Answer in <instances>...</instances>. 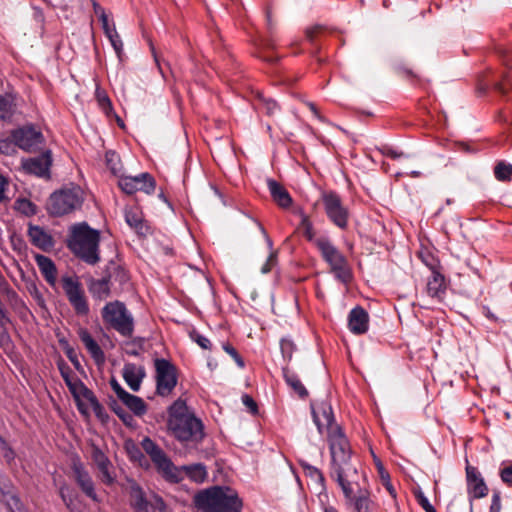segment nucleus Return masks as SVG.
<instances>
[{
	"mask_svg": "<svg viewBox=\"0 0 512 512\" xmlns=\"http://www.w3.org/2000/svg\"><path fill=\"white\" fill-rule=\"evenodd\" d=\"M167 428L169 433L183 444L197 445L205 437L203 422L181 398L168 408Z\"/></svg>",
	"mask_w": 512,
	"mask_h": 512,
	"instance_id": "obj_1",
	"label": "nucleus"
},
{
	"mask_svg": "<svg viewBox=\"0 0 512 512\" xmlns=\"http://www.w3.org/2000/svg\"><path fill=\"white\" fill-rule=\"evenodd\" d=\"M100 240V231L84 221L69 227L66 246L85 263L95 265L100 261Z\"/></svg>",
	"mask_w": 512,
	"mask_h": 512,
	"instance_id": "obj_2",
	"label": "nucleus"
},
{
	"mask_svg": "<svg viewBox=\"0 0 512 512\" xmlns=\"http://www.w3.org/2000/svg\"><path fill=\"white\" fill-rule=\"evenodd\" d=\"M331 453L330 477L336 482L360 475L351 461L350 443L341 428L327 434Z\"/></svg>",
	"mask_w": 512,
	"mask_h": 512,
	"instance_id": "obj_3",
	"label": "nucleus"
},
{
	"mask_svg": "<svg viewBox=\"0 0 512 512\" xmlns=\"http://www.w3.org/2000/svg\"><path fill=\"white\" fill-rule=\"evenodd\" d=\"M195 504L202 512H241L242 500L229 487L214 486L199 492Z\"/></svg>",
	"mask_w": 512,
	"mask_h": 512,
	"instance_id": "obj_4",
	"label": "nucleus"
},
{
	"mask_svg": "<svg viewBox=\"0 0 512 512\" xmlns=\"http://www.w3.org/2000/svg\"><path fill=\"white\" fill-rule=\"evenodd\" d=\"M337 483L343 492L347 509L352 512H375L377 504L371 498L364 474Z\"/></svg>",
	"mask_w": 512,
	"mask_h": 512,
	"instance_id": "obj_5",
	"label": "nucleus"
},
{
	"mask_svg": "<svg viewBox=\"0 0 512 512\" xmlns=\"http://www.w3.org/2000/svg\"><path fill=\"white\" fill-rule=\"evenodd\" d=\"M84 199V191L80 186H65L50 195L47 211L52 216H64L80 209Z\"/></svg>",
	"mask_w": 512,
	"mask_h": 512,
	"instance_id": "obj_6",
	"label": "nucleus"
},
{
	"mask_svg": "<svg viewBox=\"0 0 512 512\" xmlns=\"http://www.w3.org/2000/svg\"><path fill=\"white\" fill-rule=\"evenodd\" d=\"M101 316L106 326L114 329L124 337H131L134 332V318L126 305L118 300L105 304Z\"/></svg>",
	"mask_w": 512,
	"mask_h": 512,
	"instance_id": "obj_7",
	"label": "nucleus"
},
{
	"mask_svg": "<svg viewBox=\"0 0 512 512\" xmlns=\"http://www.w3.org/2000/svg\"><path fill=\"white\" fill-rule=\"evenodd\" d=\"M315 246L319 250L323 260L330 266V270L335 278L342 283H348L352 275L348 267L347 259L332 241L326 236H320L318 240L315 241Z\"/></svg>",
	"mask_w": 512,
	"mask_h": 512,
	"instance_id": "obj_8",
	"label": "nucleus"
},
{
	"mask_svg": "<svg viewBox=\"0 0 512 512\" xmlns=\"http://www.w3.org/2000/svg\"><path fill=\"white\" fill-rule=\"evenodd\" d=\"M141 447L149 455L157 471L164 479L173 483L181 481V471L152 439L145 437L141 442Z\"/></svg>",
	"mask_w": 512,
	"mask_h": 512,
	"instance_id": "obj_9",
	"label": "nucleus"
},
{
	"mask_svg": "<svg viewBox=\"0 0 512 512\" xmlns=\"http://www.w3.org/2000/svg\"><path fill=\"white\" fill-rule=\"evenodd\" d=\"M129 503L133 512H166L167 505L163 498L156 494H147L134 480L129 481Z\"/></svg>",
	"mask_w": 512,
	"mask_h": 512,
	"instance_id": "obj_10",
	"label": "nucleus"
},
{
	"mask_svg": "<svg viewBox=\"0 0 512 512\" xmlns=\"http://www.w3.org/2000/svg\"><path fill=\"white\" fill-rule=\"evenodd\" d=\"M60 281L64 294L76 315L87 316L90 312L89 302L79 277L63 275Z\"/></svg>",
	"mask_w": 512,
	"mask_h": 512,
	"instance_id": "obj_11",
	"label": "nucleus"
},
{
	"mask_svg": "<svg viewBox=\"0 0 512 512\" xmlns=\"http://www.w3.org/2000/svg\"><path fill=\"white\" fill-rule=\"evenodd\" d=\"M156 393L159 396L167 397L175 389L178 378L177 369L169 360L156 358L154 360Z\"/></svg>",
	"mask_w": 512,
	"mask_h": 512,
	"instance_id": "obj_12",
	"label": "nucleus"
},
{
	"mask_svg": "<svg viewBox=\"0 0 512 512\" xmlns=\"http://www.w3.org/2000/svg\"><path fill=\"white\" fill-rule=\"evenodd\" d=\"M11 136L18 148L29 153L41 150L44 144L42 132L33 125H25L12 130Z\"/></svg>",
	"mask_w": 512,
	"mask_h": 512,
	"instance_id": "obj_13",
	"label": "nucleus"
},
{
	"mask_svg": "<svg viewBox=\"0 0 512 512\" xmlns=\"http://www.w3.org/2000/svg\"><path fill=\"white\" fill-rule=\"evenodd\" d=\"M322 202L329 220L341 229L347 228L349 212L342 204L340 196L334 191L324 192Z\"/></svg>",
	"mask_w": 512,
	"mask_h": 512,
	"instance_id": "obj_14",
	"label": "nucleus"
},
{
	"mask_svg": "<svg viewBox=\"0 0 512 512\" xmlns=\"http://www.w3.org/2000/svg\"><path fill=\"white\" fill-rule=\"evenodd\" d=\"M71 470L73 473L74 481L83 492V494H85V496H87L93 502L100 503L101 499L96 492L95 483L79 457L72 459Z\"/></svg>",
	"mask_w": 512,
	"mask_h": 512,
	"instance_id": "obj_15",
	"label": "nucleus"
},
{
	"mask_svg": "<svg viewBox=\"0 0 512 512\" xmlns=\"http://www.w3.org/2000/svg\"><path fill=\"white\" fill-rule=\"evenodd\" d=\"M467 493L470 502L474 499L484 498L488 495L489 489L481 473L474 466H466Z\"/></svg>",
	"mask_w": 512,
	"mask_h": 512,
	"instance_id": "obj_16",
	"label": "nucleus"
},
{
	"mask_svg": "<svg viewBox=\"0 0 512 512\" xmlns=\"http://www.w3.org/2000/svg\"><path fill=\"white\" fill-rule=\"evenodd\" d=\"M312 415L320 434L324 431L329 434L334 428H340L335 423L332 407L328 403H321L316 408L312 407Z\"/></svg>",
	"mask_w": 512,
	"mask_h": 512,
	"instance_id": "obj_17",
	"label": "nucleus"
},
{
	"mask_svg": "<svg viewBox=\"0 0 512 512\" xmlns=\"http://www.w3.org/2000/svg\"><path fill=\"white\" fill-rule=\"evenodd\" d=\"M27 236L33 246L44 252L51 251L55 246L53 236L44 227L39 225L29 223Z\"/></svg>",
	"mask_w": 512,
	"mask_h": 512,
	"instance_id": "obj_18",
	"label": "nucleus"
},
{
	"mask_svg": "<svg viewBox=\"0 0 512 512\" xmlns=\"http://www.w3.org/2000/svg\"><path fill=\"white\" fill-rule=\"evenodd\" d=\"M57 366L65 384L75 398H78L79 396L83 397L84 394H86V391L90 390L74 375L72 369L66 362L61 360L57 363Z\"/></svg>",
	"mask_w": 512,
	"mask_h": 512,
	"instance_id": "obj_19",
	"label": "nucleus"
},
{
	"mask_svg": "<svg viewBox=\"0 0 512 512\" xmlns=\"http://www.w3.org/2000/svg\"><path fill=\"white\" fill-rule=\"evenodd\" d=\"M91 457L100 473L101 481L106 485H112L115 481V476L112 472V463L109 458L97 446L93 447Z\"/></svg>",
	"mask_w": 512,
	"mask_h": 512,
	"instance_id": "obj_20",
	"label": "nucleus"
},
{
	"mask_svg": "<svg viewBox=\"0 0 512 512\" xmlns=\"http://www.w3.org/2000/svg\"><path fill=\"white\" fill-rule=\"evenodd\" d=\"M447 285L445 277L435 267H431V275L427 280L426 293L432 299L442 302L446 295Z\"/></svg>",
	"mask_w": 512,
	"mask_h": 512,
	"instance_id": "obj_21",
	"label": "nucleus"
},
{
	"mask_svg": "<svg viewBox=\"0 0 512 512\" xmlns=\"http://www.w3.org/2000/svg\"><path fill=\"white\" fill-rule=\"evenodd\" d=\"M348 327L355 335H361L368 331L369 315L363 307L358 305L349 312Z\"/></svg>",
	"mask_w": 512,
	"mask_h": 512,
	"instance_id": "obj_22",
	"label": "nucleus"
},
{
	"mask_svg": "<svg viewBox=\"0 0 512 512\" xmlns=\"http://www.w3.org/2000/svg\"><path fill=\"white\" fill-rule=\"evenodd\" d=\"M78 336L95 363L98 365L103 364L105 362V354L89 331L85 328H80Z\"/></svg>",
	"mask_w": 512,
	"mask_h": 512,
	"instance_id": "obj_23",
	"label": "nucleus"
},
{
	"mask_svg": "<svg viewBox=\"0 0 512 512\" xmlns=\"http://www.w3.org/2000/svg\"><path fill=\"white\" fill-rule=\"evenodd\" d=\"M34 259L45 281L51 287H55L57 281V267L55 263L51 258L42 254H36Z\"/></svg>",
	"mask_w": 512,
	"mask_h": 512,
	"instance_id": "obj_24",
	"label": "nucleus"
},
{
	"mask_svg": "<svg viewBox=\"0 0 512 512\" xmlns=\"http://www.w3.org/2000/svg\"><path fill=\"white\" fill-rule=\"evenodd\" d=\"M123 378L131 390L137 392L143 378L145 377V370L143 367H138L133 363H127L123 367Z\"/></svg>",
	"mask_w": 512,
	"mask_h": 512,
	"instance_id": "obj_25",
	"label": "nucleus"
},
{
	"mask_svg": "<svg viewBox=\"0 0 512 512\" xmlns=\"http://www.w3.org/2000/svg\"><path fill=\"white\" fill-rule=\"evenodd\" d=\"M267 186L272 199L282 208H288L292 204V198L288 191L276 180L267 179Z\"/></svg>",
	"mask_w": 512,
	"mask_h": 512,
	"instance_id": "obj_26",
	"label": "nucleus"
},
{
	"mask_svg": "<svg viewBox=\"0 0 512 512\" xmlns=\"http://www.w3.org/2000/svg\"><path fill=\"white\" fill-rule=\"evenodd\" d=\"M51 164L52 162H21V169L26 174L48 180Z\"/></svg>",
	"mask_w": 512,
	"mask_h": 512,
	"instance_id": "obj_27",
	"label": "nucleus"
},
{
	"mask_svg": "<svg viewBox=\"0 0 512 512\" xmlns=\"http://www.w3.org/2000/svg\"><path fill=\"white\" fill-rule=\"evenodd\" d=\"M88 289L94 299L104 300L110 296V280L108 277L92 279Z\"/></svg>",
	"mask_w": 512,
	"mask_h": 512,
	"instance_id": "obj_28",
	"label": "nucleus"
},
{
	"mask_svg": "<svg viewBox=\"0 0 512 512\" xmlns=\"http://www.w3.org/2000/svg\"><path fill=\"white\" fill-rule=\"evenodd\" d=\"M282 373L286 384L302 399L308 396V391L302 384L298 375L288 367L282 368Z\"/></svg>",
	"mask_w": 512,
	"mask_h": 512,
	"instance_id": "obj_29",
	"label": "nucleus"
},
{
	"mask_svg": "<svg viewBox=\"0 0 512 512\" xmlns=\"http://www.w3.org/2000/svg\"><path fill=\"white\" fill-rule=\"evenodd\" d=\"M125 221L138 234H145L147 227L144 224L142 213L136 208L125 209Z\"/></svg>",
	"mask_w": 512,
	"mask_h": 512,
	"instance_id": "obj_30",
	"label": "nucleus"
},
{
	"mask_svg": "<svg viewBox=\"0 0 512 512\" xmlns=\"http://www.w3.org/2000/svg\"><path fill=\"white\" fill-rule=\"evenodd\" d=\"M120 401L137 416H142L147 411V406L144 400L128 392L120 399Z\"/></svg>",
	"mask_w": 512,
	"mask_h": 512,
	"instance_id": "obj_31",
	"label": "nucleus"
},
{
	"mask_svg": "<svg viewBox=\"0 0 512 512\" xmlns=\"http://www.w3.org/2000/svg\"><path fill=\"white\" fill-rule=\"evenodd\" d=\"M181 471V480L183 479V471L186 475L196 483H202L207 477V471L203 464H193L178 468Z\"/></svg>",
	"mask_w": 512,
	"mask_h": 512,
	"instance_id": "obj_32",
	"label": "nucleus"
},
{
	"mask_svg": "<svg viewBox=\"0 0 512 512\" xmlns=\"http://www.w3.org/2000/svg\"><path fill=\"white\" fill-rule=\"evenodd\" d=\"M299 464L303 468L305 475L310 477L312 481L319 484L324 489L325 477L323 473L317 467L309 464L305 460H299Z\"/></svg>",
	"mask_w": 512,
	"mask_h": 512,
	"instance_id": "obj_33",
	"label": "nucleus"
},
{
	"mask_svg": "<svg viewBox=\"0 0 512 512\" xmlns=\"http://www.w3.org/2000/svg\"><path fill=\"white\" fill-rule=\"evenodd\" d=\"M0 491L3 494V502L10 512H25L21 500L14 494L4 491L0 487Z\"/></svg>",
	"mask_w": 512,
	"mask_h": 512,
	"instance_id": "obj_34",
	"label": "nucleus"
},
{
	"mask_svg": "<svg viewBox=\"0 0 512 512\" xmlns=\"http://www.w3.org/2000/svg\"><path fill=\"white\" fill-rule=\"evenodd\" d=\"M494 176L498 181L507 182L512 177V165L507 162H498L494 167Z\"/></svg>",
	"mask_w": 512,
	"mask_h": 512,
	"instance_id": "obj_35",
	"label": "nucleus"
},
{
	"mask_svg": "<svg viewBox=\"0 0 512 512\" xmlns=\"http://www.w3.org/2000/svg\"><path fill=\"white\" fill-rule=\"evenodd\" d=\"M14 208L25 216H33L37 212L36 205L26 198L17 199L14 203Z\"/></svg>",
	"mask_w": 512,
	"mask_h": 512,
	"instance_id": "obj_36",
	"label": "nucleus"
},
{
	"mask_svg": "<svg viewBox=\"0 0 512 512\" xmlns=\"http://www.w3.org/2000/svg\"><path fill=\"white\" fill-rule=\"evenodd\" d=\"M83 398H85L90 403L94 414L99 419L104 420V418L107 417L104 407L100 404L97 397L91 390L86 391V394H84Z\"/></svg>",
	"mask_w": 512,
	"mask_h": 512,
	"instance_id": "obj_37",
	"label": "nucleus"
},
{
	"mask_svg": "<svg viewBox=\"0 0 512 512\" xmlns=\"http://www.w3.org/2000/svg\"><path fill=\"white\" fill-rule=\"evenodd\" d=\"M258 109L268 116H274L280 110L275 100L264 97L259 98Z\"/></svg>",
	"mask_w": 512,
	"mask_h": 512,
	"instance_id": "obj_38",
	"label": "nucleus"
},
{
	"mask_svg": "<svg viewBox=\"0 0 512 512\" xmlns=\"http://www.w3.org/2000/svg\"><path fill=\"white\" fill-rule=\"evenodd\" d=\"M300 228L303 230L304 237L315 245V241L318 240L319 237L315 236V231L313 229V224L309 220L307 215H302Z\"/></svg>",
	"mask_w": 512,
	"mask_h": 512,
	"instance_id": "obj_39",
	"label": "nucleus"
},
{
	"mask_svg": "<svg viewBox=\"0 0 512 512\" xmlns=\"http://www.w3.org/2000/svg\"><path fill=\"white\" fill-rule=\"evenodd\" d=\"M141 178L143 179V181L139 186V190L143 191L148 195L153 194L156 189V181L154 177L148 172H143L141 173Z\"/></svg>",
	"mask_w": 512,
	"mask_h": 512,
	"instance_id": "obj_40",
	"label": "nucleus"
},
{
	"mask_svg": "<svg viewBox=\"0 0 512 512\" xmlns=\"http://www.w3.org/2000/svg\"><path fill=\"white\" fill-rule=\"evenodd\" d=\"M59 494H60L62 501L66 505V507L68 509H71L74 504L75 497H76L73 489H71L66 484H62L59 487Z\"/></svg>",
	"mask_w": 512,
	"mask_h": 512,
	"instance_id": "obj_41",
	"label": "nucleus"
},
{
	"mask_svg": "<svg viewBox=\"0 0 512 512\" xmlns=\"http://www.w3.org/2000/svg\"><path fill=\"white\" fill-rule=\"evenodd\" d=\"M120 189L126 194H134L139 190V186H136L132 180V176H120L118 180Z\"/></svg>",
	"mask_w": 512,
	"mask_h": 512,
	"instance_id": "obj_42",
	"label": "nucleus"
},
{
	"mask_svg": "<svg viewBox=\"0 0 512 512\" xmlns=\"http://www.w3.org/2000/svg\"><path fill=\"white\" fill-rule=\"evenodd\" d=\"M96 99L101 109L108 115L112 111V103L105 91L96 89Z\"/></svg>",
	"mask_w": 512,
	"mask_h": 512,
	"instance_id": "obj_43",
	"label": "nucleus"
},
{
	"mask_svg": "<svg viewBox=\"0 0 512 512\" xmlns=\"http://www.w3.org/2000/svg\"><path fill=\"white\" fill-rule=\"evenodd\" d=\"M17 147L16 142L10 135V137L0 139V153L6 156L11 155Z\"/></svg>",
	"mask_w": 512,
	"mask_h": 512,
	"instance_id": "obj_44",
	"label": "nucleus"
},
{
	"mask_svg": "<svg viewBox=\"0 0 512 512\" xmlns=\"http://www.w3.org/2000/svg\"><path fill=\"white\" fill-rule=\"evenodd\" d=\"M12 113V102L9 99L0 96V119L5 120L10 118L12 116Z\"/></svg>",
	"mask_w": 512,
	"mask_h": 512,
	"instance_id": "obj_45",
	"label": "nucleus"
},
{
	"mask_svg": "<svg viewBox=\"0 0 512 512\" xmlns=\"http://www.w3.org/2000/svg\"><path fill=\"white\" fill-rule=\"evenodd\" d=\"M280 349L283 357L287 359L288 361L291 360L292 354L295 350V345L292 340L283 338L280 341Z\"/></svg>",
	"mask_w": 512,
	"mask_h": 512,
	"instance_id": "obj_46",
	"label": "nucleus"
},
{
	"mask_svg": "<svg viewBox=\"0 0 512 512\" xmlns=\"http://www.w3.org/2000/svg\"><path fill=\"white\" fill-rule=\"evenodd\" d=\"M415 498L417 500V503L425 512H437L434 506L429 502L428 498L425 496V494L419 490L415 493Z\"/></svg>",
	"mask_w": 512,
	"mask_h": 512,
	"instance_id": "obj_47",
	"label": "nucleus"
},
{
	"mask_svg": "<svg viewBox=\"0 0 512 512\" xmlns=\"http://www.w3.org/2000/svg\"><path fill=\"white\" fill-rule=\"evenodd\" d=\"M382 156L384 158H402V157H408L407 154H405L403 151L398 150L397 148L391 147V146H384L383 149L380 150Z\"/></svg>",
	"mask_w": 512,
	"mask_h": 512,
	"instance_id": "obj_48",
	"label": "nucleus"
},
{
	"mask_svg": "<svg viewBox=\"0 0 512 512\" xmlns=\"http://www.w3.org/2000/svg\"><path fill=\"white\" fill-rule=\"evenodd\" d=\"M223 349L227 354H229L234 359V361L240 368H244L245 363L243 358L232 345H230L229 343H225L223 345Z\"/></svg>",
	"mask_w": 512,
	"mask_h": 512,
	"instance_id": "obj_49",
	"label": "nucleus"
},
{
	"mask_svg": "<svg viewBox=\"0 0 512 512\" xmlns=\"http://www.w3.org/2000/svg\"><path fill=\"white\" fill-rule=\"evenodd\" d=\"M499 476L504 484L512 487V463L503 466L500 469Z\"/></svg>",
	"mask_w": 512,
	"mask_h": 512,
	"instance_id": "obj_50",
	"label": "nucleus"
},
{
	"mask_svg": "<svg viewBox=\"0 0 512 512\" xmlns=\"http://www.w3.org/2000/svg\"><path fill=\"white\" fill-rule=\"evenodd\" d=\"M242 403L245 405V407L252 415L258 414V405L250 395L244 394L242 396Z\"/></svg>",
	"mask_w": 512,
	"mask_h": 512,
	"instance_id": "obj_51",
	"label": "nucleus"
},
{
	"mask_svg": "<svg viewBox=\"0 0 512 512\" xmlns=\"http://www.w3.org/2000/svg\"><path fill=\"white\" fill-rule=\"evenodd\" d=\"M191 338L203 349H211V342L210 340L199 334L198 332H192L191 333Z\"/></svg>",
	"mask_w": 512,
	"mask_h": 512,
	"instance_id": "obj_52",
	"label": "nucleus"
},
{
	"mask_svg": "<svg viewBox=\"0 0 512 512\" xmlns=\"http://www.w3.org/2000/svg\"><path fill=\"white\" fill-rule=\"evenodd\" d=\"M109 41H110L112 47L114 48L117 56L120 57L121 53L123 51V43H122V40H121L119 34L117 33V34H113L112 36H110Z\"/></svg>",
	"mask_w": 512,
	"mask_h": 512,
	"instance_id": "obj_53",
	"label": "nucleus"
},
{
	"mask_svg": "<svg viewBox=\"0 0 512 512\" xmlns=\"http://www.w3.org/2000/svg\"><path fill=\"white\" fill-rule=\"evenodd\" d=\"M9 182L7 178L0 174V203H6L9 201V197L6 195Z\"/></svg>",
	"mask_w": 512,
	"mask_h": 512,
	"instance_id": "obj_54",
	"label": "nucleus"
},
{
	"mask_svg": "<svg viewBox=\"0 0 512 512\" xmlns=\"http://www.w3.org/2000/svg\"><path fill=\"white\" fill-rule=\"evenodd\" d=\"M277 261V254L276 252H271L269 257L267 258V261L261 268V272L266 274L270 272L273 268V266L276 264Z\"/></svg>",
	"mask_w": 512,
	"mask_h": 512,
	"instance_id": "obj_55",
	"label": "nucleus"
},
{
	"mask_svg": "<svg viewBox=\"0 0 512 512\" xmlns=\"http://www.w3.org/2000/svg\"><path fill=\"white\" fill-rule=\"evenodd\" d=\"M110 386L119 400L127 393V391L119 384L115 378H111Z\"/></svg>",
	"mask_w": 512,
	"mask_h": 512,
	"instance_id": "obj_56",
	"label": "nucleus"
},
{
	"mask_svg": "<svg viewBox=\"0 0 512 512\" xmlns=\"http://www.w3.org/2000/svg\"><path fill=\"white\" fill-rule=\"evenodd\" d=\"M501 498L499 492H495L492 495L491 505L489 512H500L501 511Z\"/></svg>",
	"mask_w": 512,
	"mask_h": 512,
	"instance_id": "obj_57",
	"label": "nucleus"
},
{
	"mask_svg": "<svg viewBox=\"0 0 512 512\" xmlns=\"http://www.w3.org/2000/svg\"><path fill=\"white\" fill-rule=\"evenodd\" d=\"M65 353H66V356L68 357V359L72 362V364L74 365V367L79 370L81 365H80V362H79V359H78V356L75 352V350L73 348H67L65 350Z\"/></svg>",
	"mask_w": 512,
	"mask_h": 512,
	"instance_id": "obj_58",
	"label": "nucleus"
},
{
	"mask_svg": "<svg viewBox=\"0 0 512 512\" xmlns=\"http://www.w3.org/2000/svg\"><path fill=\"white\" fill-rule=\"evenodd\" d=\"M11 345V338L5 329L0 330V346L3 348Z\"/></svg>",
	"mask_w": 512,
	"mask_h": 512,
	"instance_id": "obj_59",
	"label": "nucleus"
},
{
	"mask_svg": "<svg viewBox=\"0 0 512 512\" xmlns=\"http://www.w3.org/2000/svg\"><path fill=\"white\" fill-rule=\"evenodd\" d=\"M108 164H111L110 165V170L111 172L115 175V176H118L120 178V176H122L120 174V171L122 170V162H107Z\"/></svg>",
	"mask_w": 512,
	"mask_h": 512,
	"instance_id": "obj_60",
	"label": "nucleus"
},
{
	"mask_svg": "<svg viewBox=\"0 0 512 512\" xmlns=\"http://www.w3.org/2000/svg\"><path fill=\"white\" fill-rule=\"evenodd\" d=\"M507 86L512 88V82L509 79H505L503 82L496 83L495 88L504 94L507 91Z\"/></svg>",
	"mask_w": 512,
	"mask_h": 512,
	"instance_id": "obj_61",
	"label": "nucleus"
},
{
	"mask_svg": "<svg viewBox=\"0 0 512 512\" xmlns=\"http://www.w3.org/2000/svg\"><path fill=\"white\" fill-rule=\"evenodd\" d=\"M384 486L386 488V490L389 492V494L393 497V498H396V490L395 488L393 487V485L391 484L390 482V479H389V476L387 475V478L384 480Z\"/></svg>",
	"mask_w": 512,
	"mask_h": 512,
	"instance_id": "obj_62",
	"label": "nucleus"
},
{
	"mask_svg": "<svg viewBox=\"0 0 512 512\" xmlns=\"http://www.w3.org/2000/svg\"><path fill=\"white\" fill-rule=\"evenodd\" d=\"M99 19L101 21L103 30L106 29V28L111 27L110 24H109L108 16L106 15L105 12H101Z\"/></svg>",
	"mask_w": 512,
	"mask_h": 512,
	"instance_id": "obj_63",
	"label": "nucleus"
},
{
	"mask_svg": "<svg viewBox=\"0 0 512 512\" xmlns=\"http://www.w3.org/2000/svg\"><path fill=\"white\" fill-rule=\"evenodd\" d=\"M454 147L456 150H459V151H469L470 150V147L465 143H455Z\"/></svg>",
	"mask_w": 512,
	"mask_h": 512,
	"instance_id": "obj_64",
	"label": "nucleus"
}]
</instances>
